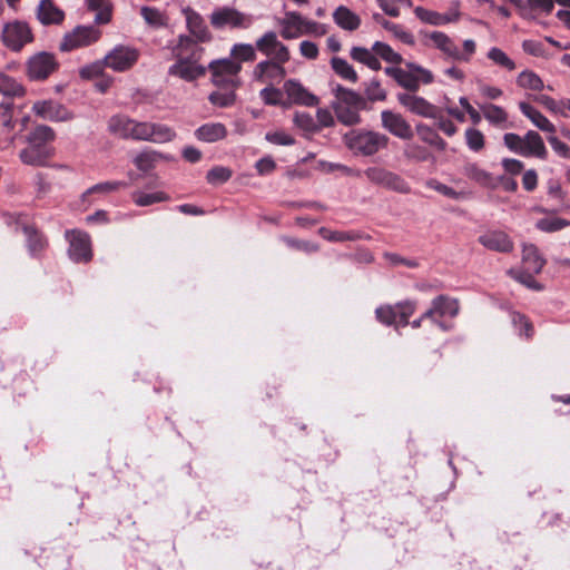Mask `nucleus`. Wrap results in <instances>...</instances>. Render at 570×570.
Returning a JSON list of instances; mask_svg holds the SVG:
<instances>
[{
	"label": "nucleus",
	"instance_id": "1",
	"mask_svg": "<svg viewBox=\"0 0 570 570\" xmlns=\"http://www.w3.org/2000/svg\"><path fill=\"white\" fill-rule=\"evenodd\" d=\"M334 100L331 104L337 120L345 126H354L361 122L360 111L366 108V99L358 92L336 85L332 89Z\"/></svg>",
	"mask_w": 570,
	"mask_h": 570
},
{
	"label": "nucleus",
	"instance_id": "2",
	"mask_svg": "<svg viewBox=\"0 0 570 570\" xmlns=\"http://www.w3.org/2000/svg\"><path fill=\"white\" fill-rule=\"evenodd\" d=\"M55 140V131L49 126H37L27 137L28 147L19 154L21 161L30 166H43L53 155L50 144Z\"/></svg>",
	"mask_w": 570,
	"mask_h": 570
},
{
	"label": "nucleus",
	"instance_id": "3",
	"mask_svg": "<svg viewBox=\"0 0 570 570\" xmlns=\"http://www.w3.org/2000/svg\"><path fill=\"white\" fill-rule=\"evenodd\" d=\"M345 146L354 154L373 156L389 146L390 138L379 131L352 129L343 137Z\"/></svg>",
	"mask_w": 570,
	"mask_h": 570
},
{
	"label": "nucleus",
	"instance_id": "4",
	"mask_svg": "<svg viewBox=\"0 0 570 570\" xmlns=\"http://www.w3.org/2000/svg\"><path fill=\"white\" fill-rule=\"evenodd\" d=\"M209 23L215 30H246L254 23V17L249 13L239 11L233 6H222L215 8L209 14Z\"/></svg>",
	"mask_w": 570,
	"mask_h": 570
},
{
	"label": "nucleus",
	"instance_id": "5",
	"mask_svg": "<svg viewBox=\"0 0 570 570\" xmlns=\"http://www.w3.org/2000/svg\"><path fill=\"white\" fill-rule=\"evenodd\" d=\"M101 35V30L96 26H77L63 35L59 49L69 52L92 46L100 40Z\"/></svg>",
	"mask_w": 570,
	"mask_h": 570
},
{
	"label": "nucleus",
	"instance_id": "6",
	"mask_svg": "<svg viewBox=\"0 0 570 570\" xmlns=\"http://www.w3.org/2000/svg\"><path fill=\"white\" fill-rule=\"evenodd\" d=\"M59 68L56 56L48 51H39L26 61V76L31 81H43Z\"/></svg>",
	"mask_w": 570,
	"mask_h": 570
},
{
	"label": "nucleus",
	"instance_id": "7",
	"mask_svg": "<svg viewBox=\"0 0 570 570\" xmlns=\"http://www.w3.org/2000/svg\"><path fill=\"white\" fill-rule=\"evenodd\" d=\"M2 41L8 49L18 52L33 41V33L26 21L14 20L3 26Z\"/></svg>",
	"mask_w": 570,
	"mask_h": 570
},
{
	"label": "nucleus",
	"instance_id": "8",
	"mask_svg": "<svg viewBox=\"0 0 570 570\" xmlns=\"http://www.w3.org/2000/svg\"><path fill=\"white\" fill-rule=\"evenodd\" d=\"M414 304L411 302L399 303L395 306H380L375 311L379 322L385 325L403 327L409 324L410 316L414 313Z\"/></svg>",
	"mask_w": 570,
	"mask_h": 570
},
{
	"label": "nucleus",
	"instance_id": "9",
	"mask_svg": "<svg viewBox=\"0 0 570 570\" xmlns=\"http://www.w3.org/2000/svg\"><path fill=\"white\" fill-rule=\"evenodd\" d=\"M66 239L69 243L68 255L76 263H87L92 257L91 242L87 233L72 229L67 230Z\"/></svg>",
	"mask_w": 570,
	"mask_h": 570
},
{
	"label": "nucleus",
	"instance_id": "10",
	"mask_svg": "<svg viewBox=\"0 0 570 570\" xmlns=\"http://www.w3.org/2000/svg\"><path fill=\"white\" fill-rule=\"evenodd\" d=\"M256 49L271 60L289 61L291 59L288 47L278 39L275 31H266L259 37L256 40Z\"/></svg>",
	"mask_w": 570,
	"mask_h": 570
},
{
	"label": "nucleus",
	"instance_id": "11",
	"mask_svg": "<svg viewBox=\"0 0 570 570\" xmlns=\"http://www.w3.org/2000/svg\"><path fill=\"white\" fill-rule=\"evenodd\" d=\"M459 314V302L445 295H439L432 301L431 307L423 314L443 331L450 327L439 318L444 316L455 317Z\"/></svg>",
	"mask_w": 570,
	"mask_h": 570
},
{
	"label": "nucleus",
	"instance_id": "12",
	"mask_svg": "<svg viewBox=\"0 0 570 570\" xmlns=\"http://www.w3.org/2000/svg\"><path fill=\"white\" fill-rule=\"evenodd\" d=\"M287 61L265 59L259 61L253 69V78L259 82L273 86L284 80L287 71L284 65Z\"/></svg>",
	"mask_w": 570,
	"mask_h": 570
},
{
	"label": "nucleus",
	"instance_id": "13",
	"mask_svg": "<svg viewBox=\"0 0 570 570\" xmlns=\"http://www.w3.org/2000/svg\"><path fill=\"white\" fill-rule=\"evenodd\" d=\"M283 94L286 95V105H298L304 107H315L320 104V98L312 94L297 79H288L283 85Z\"/></svg>",
	"mask_w": 570,
	"mask_h": 570
},
{
	"label": "nucleus",
	"instance_id": "14",
	"mask_svg": "<svg viewBox=\"0 0 570 570\" xmlns=\"http://www.w3.org/2000/svg\"><path fill=\"white\" fill-rule=\"evenodd\" d=\"M139 58V50L127 46H116L106 56L107 67L116 72L130 69Z\"/></svg>",
	"mask_w": 570,
	"mask_h": 570
},
{
	"label": "nucleus",
	"instance_id": "15",
	"mask_svg": "<svg viewBox=\"0 0 570 570\" xmlns=\"http://www.w3.org/2000/svg\"><path fill=\"white\" fill-rule=\"evenodd\" d=\"M108 129L119 138L134 140L142 138V125L125 115L112 116L108 121Z\"/></svg>",
	"mask_w": 570,
	"mask_h": 570
},
{
	"label": "nucleus",
	"instance_id": "16",
	"mask_svg": "<svg viewBox=\"0 0 570 570\" xmlns=\"http://www.w3.org/2000/svg\"><path fill=\"white\" fill-rule=\"evenodd\" d=\"M381 126L400 139L410 140L413 137V130L409 121L401 114L390 109L381 111Z\"/></svg>",
	"mask_w": 570,
	"mask_h": 570
},
{
	"label": "nucleus",
	"instance_id": "17",
	"mask_svg": "<svg viewBox=\"0 0 570 570\" xmlns=\"http://www.w3.org/2000/svg\"><path fill=\"white\" fill-rule=\"evenodd\" d=\"M32 110L37 116L49 121H68L73 118L71 111L53 100L37 101L33 104Z\"/></svg>",
	"mask_w": 570,
	"mask_h": 570
},
{
	"label": "nucleus",
	"instance_id": "18",
	"mask_svg": "<svg viewBox=\"0 0 570 570\" xmlns=\"http://www.w3.org/2000/svg\"><path fill=\"white\" fill-rule=\"evenodd\" d=\"M181 12L186 20L189 37L196 38L200 42H210L213 40V35L200 13L189 7L184 8Z\"/></svg>",
	"mask_w": 570,
	"mask_h": 570
},
{
	"label": "nucleus",
	"instance_id": "19",
	"mask_svg": "<svg viewBox=\"0 0 570 570\" xmlns=\"http://www.w3.org/2000/svg\"><path fill=\"white\" fill-rule=\"evenodd\" d=\"M199 61L176 58V62L168 68V75L178 77L191 82L203 77L207 68L199 65Z\"/></svg>",
	"mask_w": 570,
	"mask_h": 570
},
{
	"label": "nucleus",
	"instance_id": "20",
	"mask_svg": "<svg viewBox=\"0 0 570 570\" xmlns=\"http://www.w3.org/2000/svg\"><path fill=\"white\" fill-rule=\"evenodd\" d=\"M196 38L187 35H179L176 46L173 48L175 58L199 61L204 53V48Z\"/></svg>",
	"mask_w": 570,
	"mask_h": 570
},
{
	"label": "nucleus",
	"instance_id": "21",
	"mask_svg": "<svg viewBox=\"0 0 570 570\" xmlns=\"http://www.w3.org/2000/svg\"><path fill=\"white\" fill-rule=\"evenodd\" d=\"M397 101L410 112L417 116L430 118L434 117L433 110L436 106L429 102L425 98L409 92H400L396 96Z\"/></svg>",
	"mask_w": 570,
	"mask_h": 570
},
{
	"label": "nucleus",
	"instance_id": "22",
	"mask_svg": "<svg viewBox=\"0 0 570 570\" xmlns=\"http://www.w3.org/2000/svg\"><path fill=\"white\" fill-rule=\"evenodd\" d=\"M479 243L485 248L499 253H509L513 249V242L502 230H488L479 236Z\"/></svg>",
	"mask_w": 570,
	"mask_h": 570
},
{
	"label": "nucleus",
	"instance_id": "23",
	"mask_svg": "<svg viewBox=\"0 0 570 570\" xmlns=\"http://www.w3.org/2000/svg\"><path fill=\"white\" fill-rule=\"evenodd\" d=\"M304 16L297 11H287L278 20L281 27V37L285 40L297 39L303 36Z\"/></svg>",
	"mask_w": 570,
	"mask_h": 570
},
{
	"label": "nucleus",
	"instance_id": "24",
	"mask_svg": "<svg viewBox=\"0 0 570 570\" xmlns=\"http://www.w3.org/2000/svg\"><path fill=\"white\" fill-rule=\"evenodd\" d=\"M37 19L43 26L60 24L65 20V12L52 0H40Z\"/></svg>",
	"mask_w": 570,
	"mask_h": 570
},
{
	"label": "nucleus",
	"instance_id": "25",
	"mask_svg": "<svg viewBox=\"0 0 570 570\" xmlns=\"http://www.w3.org/2000/svg\"><path fill=\"white\" fill-rule=\"evenodd\" d=\"M522 145V156L523 157H537L540 159H546L548 156V150L544 146L543 139L541 136L534 131L529 130L523 137Z\"/></svg>",
	"mask_w": 570,
	"mask_h": 570
},
{
	"label": "nucleus",
	"instance_id": "26",
	"mask_svg": "<svg viewBox=\"0 0 570 570\" xmlns=\"http://www.w3.org/2000/svg\"><path fill=\"white\" fill-rule=\"evenodd\" d=\"M333 20L342 30L353 32L361 27V17L345 6H338L333 12Z\"/></svg>",
	"mask_w": 570,
	"mask_h": 570
},
{
	"label": "nucleus",
	"instance_id": "27",
	"mask_svg": "<svg viewBox=\"0 0 570 570\" xmlns=\"http://www.w3.org/2000/svg\"><path fill=\"white\" fill-rule=\"evenodd\" d=\"M426 38L430 39L433 46L442 51L448 58L453 60L461 58V50L456 43L444 32L432 31L426 35Z\"/></svg>",
	"mask_w": 570,
	"mask_h": 570
},
{
	"label": "nucleus",
	"instance_id": "28",
	"mask_svg": "<svg viewBox=\"0 0 570 570\" xmlns=\"http://www.w3.org/2000/svg\"><path fill=\"white\" fill-rule=\"evenodd\" d=\"M198 140L205 142H216L223 140L227 136V128L222 122H207L195 130Z\"/></svg>",
	"mask_w": 570,
	"mask_h": 570
},
{
	"label": "nucleus",
	"instance_id": "29",
	"mask_svg": "<svg viewBox=\"0 0 570 570\" xmlns=\"http://www.w3.org/2000/svg\"><path fill=\"white\" fill-rule=\"evenodd\" d=\"M519 109L538 129L549 134L556 132L554 125L530 104L521 101Z\"/></svg>",
	"mask_w": 570,
	"mask_h": 570
},
{
	"label": "nucleus",
	"instance_id": "30",
	"mask_svg": "<svg viewBox=\"0 0 570 570\" xmlns=\"http://www.w3.org/2000/svg\"><path fill=\"white\" fill-rule=\"evenodd\" d=\"M384 72L385 75L393 78L402 88L409 91L419 90L417 81L414 73L415 71H412L409 68L402 69L399 67H386L384 68Z\"/></svg>",
	"mask_w": 570,
	"mask_h": 570
},
{
	"label": "nucleus",
	"instance_id": "31",
	"mask_svg": "<svg viewBox=\"0 0 570 570\" xmlns=\"http://www.w3.org/2000/svg\"><path fill=\"white\" fill-rule=\"evenodd\" d=\"M463 174L465 177L483 187L493 188L498 185L493 175L487 171L485 169L479 167V165L475 163H468L466 165H464Z\"/></svg>",
	"mask_w": 570,
	"mask_h": 570
},
{
	"label": "nucleus",
	"instance_id": "32",
	"mask_svg": "<svg viewBox=\"0 0 570 570\" xmlns=\"http://www.w3.org/2000/svg\"><path fill=\"white\" fill-rule=\"evenodd\" d=\"M522 263L525 271L530 273H540L546 264L539 249L533 244H524L522 247Z\"/></svg>",
	"mask_w": 570,
	"mask_h": 570
},
{
	"label": "nucleus",
	"instance_id": "33",
	"mask_svg": "<svg viewBox=\"0 0 570 570\" xmlns=\"http://www.w3.org/2000/svg\"><path fill=\"white\" fill-rule=\"evenodd\" d=\"M415 130L419 138L423 142L428 144L429 146L435 148L439 151H444L446 149V141L431 126L425 124H417L415 126Z\"/></svg>",
	"mask_w": 570,
	"mask_h": 570
},
{
	"label": "nucleus",
	"instance_id": "34",
	"mask_svg": "<svg viewBox=\"0 0 570 570\" xmlns=\"http://www.w3.org/2000/svg\"><path fill=\"white\" fill-rule=\"evenodd\" d=\"M175 131L163 124H145V140H149L156 144H164L173 140Z\"/></svg>",
	"mask_w": 570,
	"mask_h": 570
},
{
	"label": "nucleus",
	"instance_id": "35",
	"mask_svg": "<svg viewBox=\"0 0 570 570\" xmlns=\"http://www.w3.org/2000/svg\"><path fill=\"white\" fill-rule=\"evenodd\" d=\"M145 24L148 29L160 30L169 33V17L160 9L145 6Z\"/></svg>",
	"mask_w": 570,
	"mask_h": 570
},
{
	"label": "nucleus",
	"instance_id": "36",
	"mask_svg": "<svg viewBox=\"0 0 570 570\" xmlns=\"http://www.w3.org/2000/svg\"><path fill=\"white\" fill-rule=\"evenodd\" d=\"M128 176H129V181L112 180V181L98 183V184L91 186L90 188H88L86 190V193L83 194V196H87L90 194L107 195V194L115 193L121 188H126V187L130 186L139 177V175H134L131 173H129Z\"/></svg>",
	"mask_w": 570,
	"mask_h": 570
},
{
	"label": "nucleus",
	"instance_id": "37",
	"mask_svg": "<svg viewBox=\"0 0 570 570\" xmlns=\"http://www.w3.org/2000/svg\"><path fill=\"white\" fill-rule=\"evenodd\" d=\"M350 56L354 61L365 65L374 71H377L382 68L379 58L372 49L354 46L350 50Z\"/></svg>",
	"mask_w": 570,
	"mask_h": 570
},
{
	"label": "nucleus",
	"instance_id": "38",
	"mask_svg": "<svg viewBox=\"0 0 570 570\" xmlns=\"http://www.w3.org/2000/svg\"><path fill=\"white\" fill-rule=\"evenodd\" d=\"M414 12L421 21L432 26H444L458 19V14L439 13L422 7L415 8Z\"/></svg>",
	"mask_w": 570,
	"mask_h": 570
},
{
	"label": "nucleus",
	"instance_id": "39",
	"mask_svg": "<svg viewBox=\"0 0 570 570\" xmlns=\"http://www.w3.org/2000/svg\"><path fill=\"white\" fill-rule=\"evenodd\" d=\"M207 69L212 72V75H228L230 77L238 76L239 71L242 70V65L234 59L224 58L220 60L212 61Z\"/></svg>",
	"mask_w": 570,
	"mask_h": 570
},
{
	"label": "nucleus",
	"instance_id": "40",
	"mask_svg": "<svg viewBox=\"0 0 570 570\" xmlns=\"http://www.w3.org/2000/svg\"><path fill=\"white\" fill-rule=\"evenodd\" d=\"M88 9L96 12L94 18L97 24H107L111 21L112 9L109 0H86Z\"/></svg>",
	"mask_w": 570,
	"mask_h": 570
},
{
	"label": "nucleus",
	"instance_id": "41",
	"mask_svg": "<svg viewBox=\"0 0 570 570\" xmlns=\"http://www.w3.org/2000/svg\"><path fill=\"white\" fill-rule=\"evenodd\" d=\"M403 155L407 160L414 163H424L433 158V155L426 147L414 141L404 145Z\"/></svg>",
	"mask_w": 570,
	"mask_h": 570
},
{
	"label": "nucleus",
	"instance_id": "42",
	"mask_svg": "<svg viewBox=\"0 0 570 570\" xmlns=\"http://www.w3.org/2000/svg\"><path fill=\"white\" fill-rule=\"evenodd\" d=\"M330 63L331 68L338 77L352 83L357 82L358 76L353 66L347 60L340 57H333Z\"/></svg>",
	"mask_w": 570,
	"mask_h": 570
},
{
	"label": "nucleus",
	"instance_id": "43",
	"mask_svg": "<svg viewBox=\"0 0 570 570\" xmlns=\"http://www.w3.org/2000/svg\"><path fill=\"white\" fill-rule=\"evenodd\" d=\"M483 117L494 126H503L508 120L507 111L493 104H485L480 107Z\"/></svg>",
	"mask_w": 570,
	"mask_h": 570
},
{
	"label": "nucleus",
	"instance_id": "44",
	"mask_svg": "<svg viewBox=\"0 0 570 570\" xmlns=\"http://www.w3.org/2000/svg\"><path fill=\"white\" fill-rule=\"evenodd\" d=\"M0 94L4 97H20L24 94V88L14 78L0 72Z\"/></svg>",
	"mask_w": 570,
	"mask_h": 570
},
{
	"label": "nucleus",
	"instance_id": "45",
	"mask_svg": "<svg viewBox=\"0 0 570 570\" xmlns=\"http://www.w3.org/2000/svg\"><path fill=\"white\" fill-rule=\"evenodd\" d=\"M23 232L27 237L28 250L31 255H37L45 249L47 240L41 234L28 226L23 228Z\"/></svg>",
	"mask_w": 570,
	"mask_h": 570
},
{
	"label": "nucleus",
	"instance_id": "46",
	"mask_svg": "<svg viewBox=\"0 0 570 570\" xmlns=\"http://www.w3.org/2000/svg\"><path fill=\"white\" fill-rule=\"evenodd\" d=\"M372 50L375 52L377 58L380 57L386 62L397 65L403 61L402 56L394 51L392 47L385 42H374L372 46Z\"/></svg>",
	"mask_w": 570,
	"mask_h": 570
},
{
	"label": "nucleus",
	"instance_id": "47",
	"mask_svg": "<svg viewBox=\"0 0 570 570\" xmlns=\"http://www.w3.org/2000/svg\"><path fill=\"white\" fill-rule=\"evenodd\" d=\"M487 57L498 67H501L508 71H512L517 68L515 62L500 48L492 47L489 49Z\"/></svg>",
	"mask_w": 570,
	"mask_h": 570
},
{
	"label": "nucleus",
	"instance_id": "48",
	"mask_svg": "<svg viewBox=\"0 0 570 570\" xmlns=\"http://www.w3.org/2000/svg\"><path fill=\"white\" fill-rule=\"evenodd\" d=\"M519 87L530 90H542L544 85L542 79L531 70H524L517 78Z\"/></svg>",
	"mask_w": 570,
	"mask_h": 570
},
{
	"label": "nucleus",
	"instance_id": "49",
	"mask_svg": "<svg viewBox=\"0 0 570 570\" xmlns=\"http://www.w3.org/2000/svg\"><path fill=\"white\" fill-rule=\"evenodd\" d=\"M320 235L333 243H343V242H350V240H356L360 238V235L356 232H343V230H331L325 227L320 228L318 230Z\"/></svg>",
	"mask_w": 570,
	"mask_h": 570
},
{
	"label": "nucleus",
	"instance_id": "50",
	"mask_svg": "<svg viewBox=\"0 0 570 570\" xmlns=\"http://www.w3.org/2000/svg\"><path fill=\"white\" fill-rule=\"evenodd\" d=\"M208 100L214 106L226 108L235 104L236 94L235 90L218 89L208 96Z\"/></svg>",
	"mask_w": 570,
	"mask_h": 570
},
{
	"label": "nucleus",
	"instance_id": "51",
	"mask_svg": "<svg viewBox=\"0 0 570 570\" xmlns=\"http://www.w3.org/2000/svg\"><path fill=\"white\" fill-rule=\"evenodd\" d=\"M256 43H235L232 47L230 53L236 61H254L256 59Z\"/></svg>",
	"mask_w": 570,
	"mask_h": 570
},
{
	"label": "nucleus",
	"instance_id": "52",
	"mask_svg": "<svg viewBox=\"0 0 570 570\" xmlns=\"http://www.w3.org/2000/svg\"><path fill=\"white\" fill-rule=\"evenodd\" d=\"M259 97L267 106H286L283 100V88H276L274 86H266L259 91Z\"/></svg>",
	"mask_w": 570,
	"mask_h": 570
},
{
	"label": "nucleus",
	"instance_id": "53",
	"mask_svg": "<svg viewBox=\"0 0 570 570\" xmlns=\"http://www.w3.org/2000/svg\"><path fill=\"white\" fill-rule=\"evenodd\" d=\"M569 225V220L560 217H543L535 223V227L544 233L558 232Z\"/></svg>",
	"mask_w": 570,
	"mask_h": 570
},
{
	"label": "nucleus",
	"instance_id": "54",
	"mask_svg": "<svg viewBox=\"0 0 570 570\" xmlns=\"http://www.w3.org/2000/svg\"><path fill=\"white\" fill-rule=\"evenodd\" d=\"M294 125L307 134H314L318 131V125L316 124L313 116L305 111H297L293 118Z\"/></svg>",
	"mask_w": 570,
	"mask_h": 570
},
{
	"label": "nucleus",
	"instance_id": "55",
	"mask_svg": "<svg viewBox=\"0 0 570 570\" xmlns=\"http://www.w3.org/2000/svg\"><path fill=\"white\" fill-rule=\"evenodd\" d=\"M365 99L372 102L374 101H384L387 97L385 89L381 86V82L373 78L371 79L364 88Z\"/></svg>",
	"mask_w": 570,
	"mask_h": 570
},
{
	"label": "nucleus",
	"instance_id": "56",
	"mask_svg": "<svg viewBox=\"0 0 570 570\" xmlns=\"http://www.w3.org/2000/svg\"><path fill=\"white\" fill-rule=\"evenodd\" d=\"M383 187L401 194H409L411 191V187L405 179L391 170L387 173Z\"/></svg>",
	"mask_w": 570,
	"mask_h": 570
},
{
	"label": "nucleus",
	"instance_id": "57",
	"mask_svg": "<svg viewBox=\"0 0 570 570\" xmlns=\"http://www.w3.org/2000/svg\"><path fill=\"white\" fill-rule=\"evenodd\" d=\"M433 114L435 116L430 118L435 120V126L439 130H441L449 137H452L456 134L458 127L454 125L452 120H450L442 114L441 109L435 107Z\"/></svg>",
	"mask_w": 570,
	"mask_h": 570
},
{
	"label": "nucleus",
	"instance_id": "58",
	"mask_svg": "<svg viewBox=\"0 0 570 570\" xmlns=\"http://www.w3.org/2000/svg\"><path fill=\"white\" fill-rule=\"evenodd\" d=\"M509 275H511L515 281L523 284L528 288L534 289V291H541L543 286L538 283L533 275L535 273H530L529 271H517V269H509Z\"/></svg>",
	"mask_w": 570,
	"mask_h": 570
},
{
	"label": "nucleus",
	"instance_id": "59",
	"mask_svg": "<svg viewBox=\"0 0 570 570\" xmlns=\"http://www.w3.org/2000/svg\"><path fill=\"white\" fill-rule=\"evenodd\" d=\"M468 148L478 153L484 148V135L475 128H468L464 132Z\"/></svg>",
	"mask_w": 570,
	"mask_h": 570
},
{
	"label": "nucleus",
	"instance_id": "60",
	"mask_svg": "<svg viewBox=\"0 0 570 570\" xmlns=\"http://www.w3.org/2000/svg\"><path fill=\"white\" fill-rule=\"evenodd\" d=\"M232 170L227 167L216 166L213 167L206 175V179L212 185H220L226 183L232 177Z\"/></svg>",
	"mask_w": 570,
	"mask_h": 570
},
{
	"label": "nucleus",
	"instance_id": "61",
	"mask_svg": "<svg viewBox=\"0 0 570 570\" xmlns=\"http://www.w3.org/2000/svg\"><path fill=\"white\" fill-rule=\"evenodd\" d=\"M106 67L107 63L106 59L104 58L102 60L94 61L80 68L79 75L82 79H92L95 77L101 76Z\"/></svg>",
	"mask_w": 570,
	"mask_h": 570
},
{
	"label": "nucleus",
	"instance_id": "62",
	"mask_svg": "<svg viewBox=\"0 0 570 570\" xmlns=\"http://www.w3.org/2000/svg\"><path fill=\"white\" fill-rule=\"evenodd\" d=\"M406 68H409L412 71H415V78L417 81V86L421 85H430L434 81V76L431 70L422 67L421 65H417L415 62H406Z\"/></svg>",
	"mask_w": 570,
	"mask_h": 570
},
{
	"label": "nucleus",
	"instance_id": "63",
	"mask_svg": "<svg viewBox=\"0 0 570 570\" xmlns=\"http://www.w3.org/2000/svg\"><path fill=\"white\" fill-rule=\"evenodd\" d=\"M213 83L219 89L236 90L240 86L238 76L212 75Z\"/></svg>",
	"mask_w": 570,
	"mask_h": 570
},
{
	"label": "nucleus",
	"instance_id": "64",
	"mask_svg": "<svg viewBox=\"0 0 570 570\" xmlns=\"http://www.w3.org/2000/svg\"><path fill=\"white\" fill-rule=\"evenodd\" d=\"M265 139L277 146H292L295 142L294 137L284 130L268 131Z\"/></svg>",
	"mask_w": 570,
	"mask_h": 570
}]
</instances>
